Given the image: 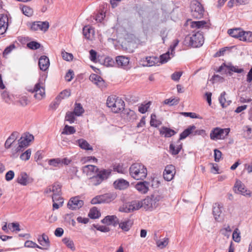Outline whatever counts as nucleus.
I'll return each instance as SVG.
<instances>
[{"instance_id":"nucleus-1","label":"nucleus","mask_w":252,"mask_h":252,"mask_svg":"<svg viewBox=\"0 0 252 252\" xmlns=\"http://www.w3.org/2000/svg\"><path fill=\"white\" fill-rule=\"evenodd\" d=\"M162 198V197L161 195L155 193L150 196H147L142 201L133 200L126 203L123 207H120L119 211L120 212L129 213L137 210L141 207H144L147 210H152L158 206L159 202Z\"/></svg>"},{"instance_id":"nucleus-2","label":"nucleus","mask_w":252,"mask_h":252,"mask_svg":"<svg viewBox=\"0 0 252 252\" xmlns=\"http://www.w3.org/2000/svg\"><path fill=\"white\" fill-rule=\"evenodd\" d=\"M205 133V131L203 129H196V126L192 125L189 126L187 128L185 129L180 135V138L177 141L176 145L170 144L169 149L172 155H176L179 154L182 148V143L180 140L185 139L190 134L193 135H202Z\"/></svg>"},{"instance_id":"nucleus-3","label":"nucleus","mask_w":252,"mask_h":252,"mask_svg":"<svg viewBox=\"0 0 252 252\" xmlns=\"http://www.w3.org/2000/svg\"><path fill=\"white\" fill-rule=\"evenodd\" d=\"M129 174L132 178L137 180H143L147 175V168L142 163H133L129 169Z\"/></svg>"},{"instance_id":"nucleus-4","label":"nucleus","mask_w":252,"mask_h":252,"mask_svg":"<svg viewBox=\"0 0 252 252\" xmlns=\"http://www.w3.org/2000/svg\"><path fill=\"white\" fill-rule=\"evenodd\" d=\"M203 43V35L199 32L193 33L191 36H187L184 40L185 45L193 48L199 47Z\"/></svg>"},{"instance_id":"nucleus-5","label":"nucleus","mask_w":252,"mask_h":252,"mask_svg":"<svg viewBox=\"0 0 252 252\" xmlns=\"http://www.w3.org/2000/svg\"><path fill=\"white\" fill-rule=\"evenodd\" d=\"M117 197V194L115 192H108L102 195H97L91 200L93 204L108 203L114 200Z\"/></svg>"},{"instance_id":"nucleus-6","label":"nucleus","mask_w":252,"mask_h":252,"mask_svg":"<svg viewBox=\"0 0 252 252\" xmlns=\"http://www.w3.org/2000/svg\"><path fill=\"white\" fill-rule=\"evenodd\" d=\"M243 68H238L237 66L233 65L230 63H224L219 67L217 71L224 74H229L230 75H231L232 72L240 73L243 72Z\"/></svg>"},{"instance_id":"nucleus-7","label":"nucleus","mask_w":252,"mask_h":252,"mask_svg":"<svg viewBox=\"0 0 252 252\" xmlns=\"http://www.w3.org/2000/svg\"><path fill=\"white\" fill-rule=\"evenodd\" d=\"M191 13L193 17L200 19L202 17L204 10L202 4L197 0L193 1L190 5Z\"/></svg>"},{"instance_id":"nucleus-8","label":"nucleus","mask_w":252,"mask_h":252,"mask_svg":"<svg viewBox=\"0 0 252 252\" xmlns=\"http://www.w3.org/2000/svg\"><path fill=\"white\" fill-rule=\"evenodd\" d=\"M33 139L34 137L32 134L29 133H24L18 140L19 146L15 149L16 152L22 151V149L28 146Z\"/></svg>"},{"instance_id":"nucleus-9","label":"nucleus","mask_w":252,"mask_h":252,"mask_svg":"<svg viewBox=\"0 0 252 252\" xmlns=\"http://www.w3.org/2000/svg\"><path fill=\"white\" fill-rule=\"evenodd\" d=\"M230 131L229 128H221L215 127L210 132V138L213 140L223 139Z\"/></svg>"},{"instance_id":"nucleus-10","label":"nucleus","mask_w":252,"mask_h":252,"mask_svg":"<svg viewBox=\"0 0 252 252\" xmlns=\"http://www.w3.org/2000/svg\"><path fill=\"white\" fill-rule=\"evenodd\" d=\"M28 91L34 93V97L38 100H41L45 95L44 88L42 83L40 82L36 83L33 88L29 89Z\"/></svg>"},{"instance_id":"nucleus-11","label":"nucleus","mask_w":252,"mask_h":252,"mask_svg":"<svg viewBox=\"0 0 252 252\" xmlns=\"http://www.w3.org/2000/svg\"><path fill=\"white\" fill-rule=\"evenodd\" d=\"M83 205L84 201L78 196L71 198L67 203L68 208L72 210L78 209Z\"/></svg>"},{"instance_id":"nucleus-12","label":"nucleus","mask_w":252,"mask_h":252,"mask_svg":"<svg viewBox=\"0 0 252 252\" xmlns=\"http://www.w3.org/2000/svg\"><path fill=\"white\" fill-rule=\"evenodd\" d=\"M49 27V23L47 21H36L32 23L31 26L32 30L36 31L38 30L46 32Z\"/></svg>"},{"instance_id":"nucleus-13","label":"nucleus","mask_w":252,"mask_h":252,"mask_svg":"<svg viewBox=\"0 0 252 252\" xmlns=\"http://www.w3.org/2000/svg\"><path fill=\"white\" fill-rule=\"evenodd\" d=\"M116 62L119 67L123 68L125 69L129 68V59L128 57L124 56H117L116 58Z\"/></svg>"},{"instance_id":"nucleus-14","label":"nucleus","mask_w":252,"mask_h":252,"mask_svg":"<svg viewBox=\"0 0 252 252\" xmlns=\"http://www.w3.org/2000/svg\"><path fill=\"white\" fill-rule=\"evenodd\" d=\"M38 243L41 246L40 249L46 250L49 249L50 246V242L48 236L45 233L42 235L38 236L37 238Z\"/></svg>"},{"instance_id":"nucleus-15","label":"nucleus","mask_w":252,"mask_h":252,"mask_svg":"<svg viewBox=\"0 0 252 252\" xmlns=\"http://www.w3.org/2000/svg\"><path fill=\"white\" fill-rule=\"evenodd\" d=\"M175 167L172 165L166 166L163 174L164 179L167 181H171L173 178L175 173Z\"/></svg>"},{"instance_id":"nucleus-16","label":"nucleus","mask_w":252,"mask_h":252,"mask_svg":"<svg viewBox=\"0 0 252 252\" xmlns=\"http://www.w3.org/2000/svg\"><path fill=\"white\" fill-rule=\"evenodd\" d=\"M101 222L108 225L116 226L119 223V220L115 215L107 216L101 220Z\"/></svg>"},{"instance_id":"nucleus-17","label":"nucleus","mask_w":252,"mask_h":252,"mask_svg":"<svg viewBox=\"0 0 252 252\" xmlns=\"http://www.w3.org/2000/svg\"><path fill=\"white\" fill-rule=\"evenodd\" d=\"M8 26V18L6 15L0 14V34L4 33Z\"/></svg>"},{"instance_id":"nucleus-18","label":"nucleus","mask_w":252,"mask_h":252,"mask_svg":"<svg viewBox=\"0 0 252 252\" xmlns=\"http://www.w3.org/2000/svg\"><path fill=\"white\" fill-rule=\"evenodd\" d=\"M149 186L150 182L145 181L138 182L135 188L141 193L145 194L148 192Z\"/></svg>"},{"instance_id":"nucleus-19","label":"nucleus","mask_w":252,"mask_h":252,"mask_svg":"<svg viewBox=\"0 0 252 252\" xmlns=\"http://www.w3.org/2000/svg\"><path fill=\"white\" fill-rule=\"evenodd\" d=\"M234 188H235V190L237 189L238 191L241 193L242 194L249 197L252 196V193L250 191H248L247 189H246L244 185L240 181H236Z\"/></svg>"},{"instance_id":"nucleus-20","label":"nucleus","mask_w":252,"mask_h":252,"mask_svg":"<svg viewBox=\"0 0 252 252\" xmlns=\"http://www.w3.org/2000/svg\"><path fill=\"white\" fill-rule=\"evenodd\" d=\"M143 65L146 66H152L158 65L159 63V59L157 57H147L143 59Z\"/></svg>"},{"instance_id":"nucleus-21","label":"nucleus","mask_w":252,"mask_h":252,"mask_svg":"<svg viewBox=\"0 0 252 252\" xmlns=\"http://www.w3.org/2000/svg\"><path fill=\"white\" fill-rule=\"evenodd\" d=\"M90 80L99 88L102 89L105 87L104 81L99 75L96 74H92L89 77Z\"/></svg>"},{"instance_id":"nucleus-22","label":"nucleus","mask_w":252,"mask_h":252,"mask_svg":"<svg viewBox=\"0 0 252 252\" xmlns=\"http://www.w3.org/2000/svg\"><path fill=\"white\" fill-rule=\"evenodd\" d=\"M50 65L49 60L45 56H42L39 59L38 65L40 69L42 71H46Z\"/></svg>"},{"instance_id":"nucleus-23","label":"nucleus","mask_w":252,"mask_h":252,"mask_svg":"<svg viewBox=\"0 0 252 252\" xmlns=\"http://www.w3.org/2000/svg\"><path fill=\"white\" fill-rule=\"evenodd\" d=\"M53 194L52 195V201L55 202L56 199H58L60 196L61 192V186L57 183H55L52 186V189Z\"/></svg>"},{"instance_id":"nucleus-24","label":"nucleus","mask_w":252,"mask_h":252,"mask_svg":"<svg viewBox=\"0 0 252 252\" xmlns=\"http://www.w3.org/2000/svg\"><path fill=\"white\" fill-rule=\"evenodd\" d=\"M125 104L124 101L122 99H117L115 102L114 106H112L111 108L112 112L117 113L119 112L122 110H124Z\"/></svg>"},{"instance_id":"nucleus-25","label":"nucleus","mask_w":252,"mask_h":252,"mask_svg":"<svg viewBox=\"0 0 252 252\" xmlns=\"http://www.w3.org/2000/svg\"><path fill=\"white\" fill-rule=\"evenodd\" d=\"M123 117L129 122H132L136 118V115L135 112L129 109L124 110Z\"/></svg>"},{"instance_id":"nucleus-26","label":"nucleus","mask_w":252,"mask_h":252,"mask_svg":"<svg viewBox=\"0 0 252 252\" xmlns=\"http://www.w3.org/2000/svg\"><path fill=\"white\" fill-rule=\"evenodd\" d=\"M82 172L87 176H90L91 173H96L98 168L97 166L93 165H87L82 167Z\"/></svg>"},{"instance_id":"nucleus-27","label":"nucleus","mask_w":252,"mask_h":252,"mask_svg":"<svg viewBox=\"0 0 252 252\" xmlns=\"http://www.w3.org/2000/svg\"><path fill=\"white\" fill-rule=\"evenodd\" d=\"M111 169H102L97 171L96 174L100 178V181L102 182L103 181L105 180L108 178L111 175Z\"/></svg>"},{"instance_id":"nucleus-28","label":"nucleus","mask_w":252,"mask_h":252,"mask_svg":"<svg viewBox=\"0 0 252 252\" xmlns=\"http://www.w3.org/2000/svg\"><path fill=\"white\" fill-rule=\"evenodd\" d=\"M115 188L119 189H124L129 186V183L124 179H119L113 183Z\"/></svg>"},{"instance_id":"nucleus-29","label":"nucleus","mask_w":252,"mask_h":252,"mask_svg":"<svg viewBox=\"0 0 252 252\" xmlns=\"http://www.w3.org/2000/svg\"><path fill=\"white\" fill-rule=\"evenodd\" d=\"M159 132L160 134L164 135L165 137H170L176 133L174 130L165 126L161 127L159 129Z\"/></svg>"},{"instance_id":"nucleus-30","label":"nucleus","mask_w":252,"mask_h":252,"mask_svg":"<svg viewBox=\"0 0 252 252\" xmlns=\"http://www.w3.org/2000/svg\"><path fill=\"white\" fill-rule=\"evenodd\" d=\"M18 133L17 132H13L10 136L7 139L5 142L4 146L6 149H9L11 146L14 143L17 138Z\"/></svg>"},{"instance_id":"nucleus-31","label":"nucleus","mask_w":252,"mask_h":252,"mask_svg":"<svg viewBox=\"0 0 252 252\" xmlns=\"http://www.w3.org/2000/svg\"><path fill=\"white\" fill-rule=\"evenodd\" d=\"M222 207V206L218 203H216L213 205V214L216 220H218L221 214L222 211L221 209Z\"/></svg>"},{"instance_id":"nucleus-32","label":"nucleus","mask_w":252,"mask_h":252,"mask_svg":"<svg viewBox=\"0 0 252 252\" xmlns=\"http://www.w3.org/2000/svg\"><path fill=\"white\" fill-rule=\"evenodd\" d=\"M243 32V31H242L241 29L239 28L230 29L228 31V33L232 37L239 38V40H241Z\"/></svg>"},{"instance_id":"nucleus-33","label":"nucleus","mask_w":252,"mask_h":252,"mask_svg":"<svg viewBox=\"0 0 252 252\" xmlns=\"http://www.w3.org/2000/svg\"><path fill=\"white\" fill-rule=\"evenodd\" d=\"M226 93L223 92L221 93L220 96L219 97V102L221 104V106L223 107H226L231 103V100H229L225 97Z\"/></svg>"},{"instance_id":"nucleus-34","label":"nucleus","mask_w":252,"mask_h":252,"mask_svg":"<svg viewBox=\"0 0 252 252\" xmlns=\"http://www.w3.org/2000/svg\"><path fill=\"white\" fill-rule=\"evenodd\" d=\"M17 182L21 185L26 186L28 183V176L27 173L21 172L17 179Z\"/></svg>"},{"instance_id":"nucleus-35","label":"nucleus","mask_w":252,"mask_h":252,"mask_svg":"<svg viewBox=\"0 0 252 252\" xmlns=\"http://www.w3.org/2000/svg\"><path fill=\"white\" fill-rule=\"evenodd\" d=\"M132 221L130 220H126L123 221L119 222V227L124 231H128L132 225Z\"/></svg>"},{"instance_id":"nucleus-36","label":"nucleus","mask_w":252,"mask_h":252,"mask_svg":"<svg viewBox=\"0 0 252 252\" xmlns=\"http://www.w3.org/2000/svg\"><path fill=\"white\" fill-rule=\"evenodd\" d=\"M79 146L81 149L86 150H93V147L89 144V143L83 139H80L77 141Z\"/></svg>"},{"instance_id":"nucleus-37","label":"nucleus","mask_w":252,"mask_h":252,"mask_svg":"<svg viewBox=\"0 0 252 252\" xmlns=\"http://www.w3.org/2000/svg\"><path fill=\"white\" fill-rule=\"evenodd\" d=\"M89 184L90 185L94 186H98L102 183V182L100 181V178L98 177L97 174L90 177L89 179Z\"/></svg>"},{"instance_id":"nucleus-38","label":"nucleus","mask_w":252,"mask_h":252,"mask_svg":"<svg viewBox=\"0 0 252 252\" xmlns=\"http://www.w3.org/2000/svg\"><path fill=\"white\" fill-rule=\"evenodd\" d=\"M88 216L91 219H95L100 216V213L96 207H94L90 210Z\"/></svg>"},{"instance_id":"nucleus-39","label":"nucleus","mask_w":252,"mask_h":252,"mask_svg":"<svg viewBox=\"0 0 252 252\" xmlns=\"http://www.w3.org/2000/svg\"><path fill=\"white\" fill-rule=\"evenodd\" d=\"M21 9L23 13L28 17H31L33 14V9L28 6L23 5L21 7Z\"/></svg>"},{"instance_id":"nucleus-40","label":"nucleus","mask_w":252,"mask_h":252,"mask_svg":"<svg viewBox=\"0 0 252 252\" xmlns=\"http://www.w3.org/2000/svg\"><path fill=\"white\" fill-rule=\"evenodd\" d=\"M241 41L252 42V32H243L242 33V37L241 39Z\"/></svg>"},{"instance_id":"nucleus-41","label":"nucleus","mask_w":252,"mask_h":252,"mask_svg":"<svg viewBox=\"0 0 252 252\" xmlns=\"http://www.w3.org/2000/svg\"><path fill=\"white\" fill-rule=\"evenodd\" d=\"M206 24L205 21H193L191 23L190 27L192 28L200 29L205 27Z\"/></svg>"},{"instance_id":"nucleus-42","label":"nucleus","mask_w":252,"mask_h":252,"mask_svg":"<svg viewBox=\"0 0 252 252\" xmlns=\"http://www.w3.org/2000/svg\"><path fill=\"white\" fill-rule=\"evenodd\" d=\"M73 113L77 116L81 115L84 112V110L80 103H75Z\"/></svg>"},{"instance_id":"nucleus-43","label":"nucleus","mask_w":252,"mask_h":252,"mask_svg":"<svg viewBox=\"0 0 252 252\" xmlns=\"http://www.w3.org/2000/svg\"><path fill=\"white\" fill-rule=\"evenodd\" d=\"M62 241L63 243L72 251H74L75 250L74 243L72 240H70V239L68 238H64L63 239Z\"/></svg>"},{"instance_id":"nucleus-44","label":"nucleus","mask_w":252,"mask_h":252,"mask_svg":"<svg viewBox=\"0 0 252 252\" xmlns=\"http://www.w3.org/2000/svg\"><path fill=\"white\" fill-rule=\"evenodd\" d=\"M93 32V29L90 26H86L83 28V33L85 38L89 39L90 38V34Z\"/></svg>"},{"instance_id":"nucleus-45","label":"nucleus","mask_w":252,"mask_h":252,"mask_svg":"<svg viewBox=\"0 0 252 252\" xmlns=\"http://www.w3.org/2000/svg\"><path fill=\"white\" fill-rule=\"evenodd\" d=\"M75 132L76 130L74 127L65 125L63 131L62 133L63 134H71L74 133Z\"/></svg>"},{"instance_id":"nucleus-46","label":"nucleus","mask_w":252,"mask_h":252,"mask_svg":"<svg viewBox=\"0 0 252 252\" xmlns=\"http://www.w3.org/2000/svg\"><path fill=\"white\" fill-rule=\"evenodd\" d=\"M161 123L160 122V121H158L156 119V115L154 114H152L151 116V126L157 127L158 126L161 125Z\"/></svg>"},{"instance_id":"nucleus-47","label":"nucleus","mask_w":252,"mask_h":252,"mask_svg":"<svg viewBox=\"0 0 252 252\" xmlns=\"http://www.w3.org/2000/svg\"><path fill=\"white\" fill-rule=\"evenodd\" d=\"M168 238H164L162 240H157L156 244L158 247L163 249L168 245Z\"/></svg>"},{"instance_id":"nucleus-48","label":"nucleus","mask_w":252,"mask_h":252,"mask_svg":"<svg viewBox=\"0 0 252 252\" xmlns=\"http://www.w3.org/2000/svg\"><path fill=\"white\" fill-rule=\"evenodd\" d=\"M244 135L248 138H252V127L249 126H244L243 127Z\"/></svg>"},{"instance_id":"nucleus-49","label":"nucleus","mask_w":252,"mask_h":252,"mask_svg":"<svg viewBox=\"0 0 252 252\" xmlns=\"http://www.w3.org/2000/svg\"><path fill=\"white\" fill-rule=\"evenodd\" d=\"M169 55V52L168 51L166 53L160 55V57L158 58L159 59V63L162 64L166 63L170 59Z\"/></svg>"},{"instance_id":"nucleus-50","label":"nucleus","mask_w":252,"mask_h":252,"mask_svg":"<svg viewBox=\"0 0 252 252\" xmlns=\"http://www.w3.org/2000/svg\"><path fill=\"white\" fill-rule=\"evenodd\" d=\"M151 104V103L150 101H149L145 104H144V105L142 104L138 108L139 111L142 114L145 113L148 111Z\"/></svg>"},{"instance_id":"nucleus-51","label":"nucleus","mask_w":252,"mask_h":252,"mask_svg":"<svg viewBox=\"0 0 252 252\" xmlns=\"http://www.w3.org/2000/svg\"><path fill=\"white\" fill-rule=\"evenodd\" d=\"M27 47L32 50H36L40 47V44L36 41H31L27 43Z\"/></svg>"},{"instance_id":"nucleus-52","label":"nucleus","mask_w":252,"mask_h":252,"mask_svg":"<svg viewBox=\"0 0 252 252\" xmlns=\"http://www.w3.org/2000/svg\"><path fill=\"white\" fill-rule=\"evenodd\" d=\"M25 247H27V248H37L38 249L41 248V247L38 245L36 243H35L32 241H30V240H27L25 242Z\"/></svg>"},{"instance_id":"nucleus-53","label":"nucleus","mask_w":252,"mask_h":252,"mask_svg":"<svg viewBox=\"0 0 252 252\" xmlns=\"http://www.w3.org/2000/svg\"><path fill=\"white\" fill-rule=\"evenodd\" d=\"M233 240L236 242H239L241 241L240 233L238 228H236L232 234Z\"/></svg>"},{"instance_id":"nucleus-54","label":"nucleus","mask_w":252,"mask_h":252,"mask_svg":"<svg viewBox=\"0 0 252 252\" xmlns=\"http://www.w3.org/2000/svg\"><path fill=\"white\" fill-rule=\"evenodd\" d=\"M117 99H119L118 97L115 98V97L110 96L107 98L106 104L107 106L111 108L112 106H114L113 105H114L115 102L117 101Z\"/></svg>"},{"instance_id":"nucleus-55","label":"nucleus","mask_w":252,"mask_h":252,"mask_svg":"<svg viewBox=\"0 0 252 252\" xmlns=\"http://www.w3.org/2000/svg\"><path fill=\"white\" fill-rule=\"evenodd\" d=\"M70 92L66 90H64L60 93L57 96V99H60L61 100L66 97L69 96Z\"/></svg>"},{"instance_id":"nucleus-56","label":"nucleus","mask_w":252,"mask_h":252,"mask_svg":"<svg viewBox=\"0 0 252 252\" xmlns=\"http://www.w3.org/2000/svg\"><path fill=\"white\" fill-rule=\"evenodd\" d=\"M31 155V150L28 149L25 152L22 154L20 156V158L22 160H27L29 159Z\"/></svg>"},{"instance_id":"nucleus-57","label":"nucleus","mask_w":252,"mask_h":252,"mask_svg":"<svg viewBox=\"0 0 252 252\" xmlns=\"http://www.w3.org/2000/svg\"><path fill=\"white\" fill-rule=\"evenodd\" d=\"M65 119L66 121H68L70 124L74 123L75 120L74 114L70 112H67Z\"/></svg>"},{"instance_id":"nucleus-58","label":"nucleus","mask_w":252,"mask_h":252,"mask_svg":"<svg viewBox=\"0 0 252 252\" xmlns=\"http://www.w3.org/2000/svg\"><path fill=\"white\" fill-rule=\"evenodd\" d=\"M53 207L55 209H58L60 206H62L63 202V199L62 197L59 198L58 199H56L55 202H53Z\"/></svg>"},{"instance_id":"nucleus-59","label":"nucleus","mask_w":252,"mask_h":252,"mask_svg":"<svg viewBox=\"0 0 252 252\" xmlns=\"http://www.w3.org/2000/svg\"><path fill=\"white\" fill-rule=\"evenodd\" d=\"M93 225L95 228H96L97 230H99L101 232H107L110 231V228L106 226L95 224H94Z\"/></svg>"},{"instance_id":"nucleus-60","label":"nucleus","mask_w":252,"mask_h":252,"mask_svg":"<svg viewBox=\"0 0 252 252\" xmlns=\"http://www.w3.org/2000/svg\"><path fill=\"white\" fill-rule=\"evenodd\" d=\"M16 48V46L15 44L13 43L10 44L9 46L7 47L4 50L3 52V56H5L9 54L11 52Z\"/></svg>"},{"instance_id":"nucleus-61","label":"nucleus","mask_w":252,"mask_h":252,"mask_svg":"<svg viewBox=\"0 0 252 252\" xmlns=\"http://www.w3.org/2000/svg\"><path fill=\"white\" fill-rule=\"evenodd\" d=\"M63 58L67 61H70L72 60L73 56L72 54L68 53L65 51H62V52Z\"/></svg>"},{"instance_id":"nucleus-62","label":"nucleus","mask_w":252,"mask_h":252,"mask_svg":"<svg viewBox=\"0 0 252 252\" xmlns=\"http://www.w3.org/2000/svg\"><path fill=\"white\" fill-rule=\"evenodd\" d=\"M181 114L185 117H189L191 118L201 119L199 115L192 112H182Z\"/></svg>"},{"instance_id":"nucleus-63","label":"nucleus","mask_w":252,"mask_h":252,"mask_svg":"<svg viewBox=\"0 0 252 252\" xmlns=\"http://www.w3.org/2000/svg\"><path fill=\"white\" fill-rule=\"evenodd\" d=\"M19 224L17 222H13L9 223L8 225V227L9 229H13V231H19L20 229L19 228Z\"/></svg>"},{"instance_id":"nucleus-64","label":"nucleus","mask_w":252,"mask_h":252,"mask_svg":"<svg viewBox=\"0 0 252 252\" xmlns=\"http://www.w3.org/2000/svg\"><path fill=\"white\" fill-rule=\"evenodd\" d=\"M48 163L50 165H52L54 167H57L59 164H60V158H57L50 159L48 161Z\"/></svg>"}]
</instances>
